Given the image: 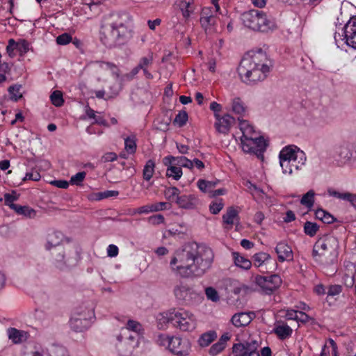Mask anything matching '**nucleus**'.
Returning <instances> with one entry per match:
<instances>
[{
    "label": "nucleus",
    "mask_w": 356,
    "mask_h": 356,
    "mask_svg": "<svg viewBox=\"0 0 356 356\" xmlns=\"http://www.w3.org/2000/svg\"><path fill=\"white\" fill-rule=\"evenodd\" d=\"M213 258L211 248L189 242L175 251L170 266L172 273L182 278L200 277L211 268Z\"/></svg>",
    "instance_id": "f257e3e1"
},
{
    "label": "nucleus",
    "mask_w": 356,
    "mask_h": 356,
    "mask_svg": "<svg viewBox=\"0 0 356 356\" xmlns=\"http://www.w3.org/2000/svg\"><path fill=\"white\" fill-rule=\"evenodd\" d=\"M273 62L261 49L248 52L241 59L237 71L243 82L254 84L268 76Z\"/></svg>",
    "instance_id": "f03ea898"
},
{
    "label": "nucleus",
    "mask_w": 356,
    "mask_h": 356,
    "mask_svg": "<svg viewBox=\"0 0 356 356\" xmlns=\"http://www.w3.org/2000/svg\"><path fill=\"white\" fill-rule=\"evenodd\" d=\"M339 247V241L335 236H324L315 242L312 250V257L316 262L322 266H331L337 260Z\"/></svg>",
    "instance_id": "7ed1b4c3"
},
{
    "label": "nucleus",
    "mask_w": 356,
    "mask_h": 356,
    "mask_svg": "<svg viewBox=\"0 0 356 356\" xmlns=\"http://www.w3.org/2000/svg\"><path fill=\"white\" fill-rule=\"evenodd\" d=\"M127 33L128 29L122 22H114L102 24L100 30V40L108 48H113L124 42Z\"/></svg>",
    "instance_id": "20e7f679"
},
{
    "label": "nucleus",
    "mask_w": 356,
    "mask_h": 356,
    "mask_svg": "<svg viewBox=\"0 0 356 356\" xmlns=\"http://www.w3.org/2000/svg\"><path fill=\"white\" fill-rule=\"evenodd\" d=\"M173 293L176 299L184 305H195L204 299L200 293L183 282L175 286Z\"/></svg>",
    "instance_id": "39448f33"
},
{
    "label": "nucleus",
    "mask_w": 356,
    "mask_h": 356,
    "mask_svg": "<svg viewBox=\"0 0 356 356\" xmlns=\"http://www.w3.org/2000/svg\"><path fill=\"white\" fill-rule=\"evenodd\" d=\"M93 318H95V312L92 308L83 309L81 307L71 317L70 326L74 332H83L90 327Z\"/></svg>",
    "instance_id": "423d86ee"
},
{
    "label": "nucleus",
    "mask_w": 356,
    "mask_h": 356,
    "mask_svg": "<svg viewBox=\"0 0 356 356\" xmlns=\"http://www.w3.org/2000/svg\"><path fill=\"white\" fill-rule=\"evenodd\" d=\"M118 343L115 346L120 355L131 356L134 348L138 346L137 334L129 333L127 330H121L117 337Z\"/></svg>",
    "instance_id": "0eeeda50"
},
{
    "label": "nucleus",
    "mask_w": 356,
    "mask_h": 356,
    "mask_svg": "<svg viewBox=\"0 0 356 356\" xmlns=\"http://www.w3.org/2000/svg\"><path fill=\"white\" fill-rule=\"evenodd\" d=\"M173 326L181 331L191 332L196 327V319L193 314L184 309H174Z\"/></svg>",
    "instance_id": "6e6552de"
},
{
    "label": "nucleus",
    "mask_w": 356,
    "mask_h": 356,
    "mask_svg": "<svg viewBox=\"0 0 356 356\" xmlns=\"http://www.w3.org/2000/svg\"><path fill=\"white\" fill-rule=\"evenodd\" d=\"M242 149L244 152L253 154L259 159H264V153L268 144L263 136L253 137L248 140H242Z\"/></svg>",
    "instance_id": "1a4fd4ad"
},
{
    "label": "nucleus",
    "mask_w": 356,
    "mask_h": 356,
    "mask_svg": "<svg viewBox=\"0 0 356 356\" xmlns=\"http://www.w3.org/2000/svg\"><path fill=\"white\" fill-rule=\"evenodd\" d=\"M254 282L264 293L270 295L280 287L282 279L277 274L270 276L257 275Z\"/></svg>",
    "instance_id": "9d476101"
},
{
    "label": "nucleus",
    "mask_w": 356,
    "mask_h": 356,
    "mask_svg": "<svg viewBox=\"0 0 356 356\" xmlns=\"http://www.w3.org/2000/svg\"><path fill=\"white\" fill-rule=\"evenodd\" d=\"M215 119L214 127L216 131L224 135L228 134L236 122L235 118L228 113L223 115H216Z\"/></svg>",
    "instance_id": "9b49d317"
},
{
    "label": "nucleus",
    "mask_w": 356,
    "mask_h": 356,
    "mask_svg": "<svg viewBox=\"0 0 356 356\" xmlns=\"http://www.w3.org/2000/svg\"><path fill=\"white\" fill-rule=\"evenodd\" d=\"M168 350L177 356H187L190 353L191 345L187 340H182L179 337H171L170 346Z\"/></svg>",
    "instance_id": "f8f14e48"
},
{
    "label": "nucleus",
    "mask_w": 356,
    "mask_h": 356,
    "mask_svg": "<svg viewBox=\"0 0 356 356\" xmlns=\"http://www.w3.org/2000/svg\"><path fill=\"white\" fill-rule=\"evenodd\" d=\"M296 149V146L294 148L291 146L284 147L280 152L279 159H284L291 161L293 160V162L296 159H300L301 163L303 162L304 160H306L305 154L299 149L297 150Z\"/></svg>",
    "instance_id": "ddd939ff"
},
{
    "label": "nucleus",
    "mask_w": 356,
    "mask_h": 356,
    "mask_svg": "<svg viewBox=\"0 0 356 356\" xmlns=\"http://www.w3.org/2000/svg\"><path fill=\"white\" fill-rule=\"evenodd\" d=\"M259 10H250L241 15V20L246 27L258 31Z\"/></svg>",
    "instance_id": "4468645a"
},
{
    "label": "nucleus",
    "mask_w": 356,
    "mask_h": 356,
    "mask_svg": "<svg viewBox=\"0 0 356 356\" xmlns=\"http://www.w3.org/2000/svg\"><path fill=\"white\" fill-rule=\"evenodd\" d=\"M275 252L280 262L284 261H293V254L291 248L285 242H280L275 247Z\"/></svg>",
    "instance_id": "2eb2a0df"
},
{
    "label": "nucleus",
    "mask_w": 356,
    "mask_h": 356,
    "mask_svg": "<svg viewBox=\"0 0 356 356\" xmlns=\"http://www.w3.org/2000/svg\"><path fill=\"white\" fill-rule=\"evenodd\" d=\"M199 203L198 198L195 195H182L177 196L176 204L182 209H193Z\"/></svg>",
    "instance_id": "dca6fc26"
},
{
    "label": "nucleus",
    "mask_w": 356,
    "mask_h": 356,
    "mask_svg": "<svg viewBox=\"0 0 356 356\" xmlns=\"http://www.w3.org/2000/svg\"><path fill=\"white\" fill-rule=\"evenodd\" d=\"M254 316V312H240L235 314L231 321L236 327H245L250 323Z\"/></svg>",
    "instance_id": "f3484780"
},
{
    "label": "nucleus",
    "mask_w": 356,
    "mask_h": 356,
    "mask_svg": "<svg viewBox=\"0 0 356 356\" xmlns=\"http://www.w3.org/2000/svg\"><path fill=\"white\" fill-rule=\"evenodd\" d=\"M7 335L8 339L14 344H20L26 341L29 337V334L27 332L18 330L15 327L8 328Z\"/></svg>",
    "instance_id": "a211bd4d"
},
{
    "label": "nucleus",
    "mask_w": 356,
    "mask_h": 356,
    "mask_svg": "<svg viewBox=\"0 0 356 356\" xmlns=\"http://www.w3.org/2000/svg\"><path fill=\"white\" fill-rule=\"evenodd\" d=\"M65 257L66 254L64 250L59 248L58 252L54 255L55 265L58 268L62 270L65 266H73L76 264V258Z\"/></svg>",
    "instance_id": "6ab92c4d"
},
{
    "label": "nucleus",
    "mask_w": 356,
    "mask_h": 356,
    "mask_svg": "<svg viewBox=\"0 0 356 356\" xmlns=\"http://www.w3.org/2000/svg\"><path fill=\"white\" fill-rule=\"evenodd\" d=\"M163 162L165 165H168V164H174L178 167H180L181 168V167H184L191 169L193 167V161L183 156L177 157L172 156H165L163 158Z\"/></svg>",
    "instance_id": "aec40b11"
},
{
    "label": "nucleus",
    "mask_w": 356,
    "mask_h": 356,
    "mask_svg": "<svg viewBox=\"0 0 356 356\" xmlns=\"http://www.w3.org/2000/svg\"><path fill=\"white\" fill-rule=\"evenodd\" d=\"M258 19V31L266 33L270 30L276 29V24L274 20L268 18L267 15L264 13L259 11Z\"/></svg>",
    "instance_id": "412c9836"
},
{
    "label": "nucleus",
    "mask_w": 356,
    "mask_h": 356,
    "mask_svg": "<svg viewBox=\"0 0 356 356\" xmlns=\"http://www.w3.org/2000/svg\"><path fill=\"white\" fill-rule=\"evenodd\" d=\"M174 309L165 312L160 313L156 317L157 326L159 329H164L168 323L173 325Z\"/></svg>",
    "instance_id": "4be33fe9"
},
{
    "label": "nucleus",
    "mask_w": 356,
    "mask_h": 356,
    "mask_svg": "<svg viewBox=\"0 0 356 356\" xmlns=\"http://www.w3.org/2000/svg\"><path fill=\"white\" fill-rule=\"evenodd\" d=\"M63 239V234L60 232H53L48 234L45 248L50 250L52 248L59 246Z\"/></svg>",
    "instance_id": "5701e85b"
},
{
    "label": "nucleus",
    "mask_w": 356,
    "mask_h": 356,
    "mask_svg": "<svg viewBox=\"0 0 356 356\" xmlns=\"http://www.w3.org/2000/svg\"><path fill=\"white\" fill-rule=\"evenodd\" d=\"M336 154L341 163H346L350 160L352 152L347 145H341L337 147Z\"/></svg>",
    "instance_id": "b1692460"
},
{
    "label": "nucleus",
    "mask_w": 356,
    "mask_h": 356,
    "mask_svg": "<svg viewBox=\"0 0 356 356\" xmlns=\"http://www.w3.org/2000/svg\"><path fill=\"white\" fill-rule=\"evenodd\" d=\"M234 264L242 269L248 270L252 266V262L237 252H232Z\"/></svg>",
    "instance_id": "393cba45"
},
{
    "label": "nucleus",
    "mask_w": 356,
    "mask_h": 356,
    "mask_svg": "<svg viewBox=\"0 0 356 356\" xmlns=\"http://www.w3.org/2000/svg\"><path fill=\"white\" fill-rule=\"evenodd\" d=\"M250 346V341L234 343L232 347L234 356H249L248 348Z\"/></svg>",
    "instance_id": "a878e982"
},
{
    "label": "nucleus",
    "mask_w": 356,
    "mask_h": 356,
    "mask_svg": "<svg viewBox=\"0 0 356 356\" xmlns=\"http://www.w3.org/2000/svg\"><path fill=\"white\" fill-rule=\"evenodd\" d=\"M200 22L202 28L204 30L206 34H210L215 31L214 26L216 24V17H207V18H200Z\"/></svg>",
    "instance_id": "bb28decb"
},
{
    "label": "nucleus",
    "mask_w": 356,
    "mask_h": 356,
    "mask_svg": "<svg viewBox=\"0 0 356 356\" xmlns=\"http://www.w3.org/2000/svg\"><path fill=\"white\" fill-rule=\"evenodd\" d=\"M12 209L18 215H22L29 218H33L36 216L35 210L29 206L13 205Z\"/></svg>",
    "instance_id": "cd10ccee"
},
{
    "label": "nucleus",
    "mask_w": 356,
    "mask_h": 356,
    "mask_svg": "<svg viewBox=\"0 0 356 356\" xmlns=\"http://www.w3.org/2000/svg\"><path fill=\"white\" fill-rule=\"evenodd\" d=\"M217 338V333L214 330H210L201 334L198 339V343L201 347H207Z\"/></svg>",
    "instance_id": "c85d7f7f"
},
{
    "label": "nucleus",
    "mask_w": 356,
    "mask_h": 356,
    "mask_svg": "<svg viewBox=\"0 0 356 356\" xmlns=\"http://www.w3.org/2000/svg\"><path fill=\"white\" fill-rule=\"evenodd\" d=\"M273 332L282 340L286 339L291 337L293 330L286 324L277 325L273 329Z\"/></svg>",
    "instance_id": "c756f323"
},
{
    "label": "nucleus",
    "mask_w": 356,
    "mask_h": 356,
    "mask_svg": "<svg viewBox=\"0 0 356 356\" xmlns=\"http://www.w3.org/2000/svg\"><path fill=\"white\" fill-rule=\"evenodd\" d=\"M122 330H127L129 333L137 334V339H139L140 335L143 334L142 325L138 321L134 320H129L127 323L126 327Z\"/></svg>",
    "instance_id": "7c9ffc66"
},
{
    "label": "nucleus",
    "mask_w": 356,
    "mask_h": 356,
    "mask_svg": "<svg viewBox=\"0 0 356 356\" xmlns=\"http://www.w3.org/2000/svg\"><path fill=\"white\" fill-rule=\"evenodd\" d=\"M49 356H70L67 350L63 346L52 344L47 348Z\"/></svg>",
    "instance_id": "2f4dec72"
},
{
    "label": "nucleus",
    "mask_w": 356,
    "mask_h": 356,
    "mask_svg": "<svg viewBox=\"0 0 356 356\" xmlns=\"http://www.w3.org/2000/svg\"><path fill=\"white\" fill-rule=\"evenodd\" d=\"M193 1L194 0H182L176 4L181 10L183 17L186 19L188 18L192 13L190 7L193 3Z\"/></svg>",
    "instance_id": "473e14b6"
},
{
    "label": "nucleus",
    "mask_w": 356,
    "mask_h": 356,
    "mask_svg": "<svg viewBox=\"0 0 356 356\" xmlns=\"http://www.w3.org/2000/svg\"><path fill=\"white\" fill-rule=\"evenodd\" d=\"M154 168L155 162L152 159H149L146 162L143 170V177L145 180L149 181L151 179L154 172Z\"/></svg>",
    "instance_id": "72a5a7b5"
},
{
    "label": "nucleus",
    "mask_w": 356,
    "mask_h": 356,
    "mask_svg": "<svg viewBox=\"0 0 356 356\" xmlns=\"http://www.w3.org/2000/svg\"><path fill=\"white\" fill-rule=\"evenodd\" d=\"M167 166L166 176L172 177L175 180H179L182 175L181 168L174 164H168Z\"/></svg>",
    "instance_id": "f704fd0d"
},
{
    "label": "nucleus",
    "mask_w": 356,
    "mask_h": 356,
    "mask_svg": "<svg viewBox=\"0 0 356 356\" xmlns=\"http://www.w3.org/2000/svg\"><path fill=\"white\" fill-rule=\"evenodd\" d=\"M219 183V180L216 179V181H206L204 179H199L197 181V186L199 189L204 192H210L211 190L216 187V186Z\"/></svg>",
    "instance_id": "c9c22d12"
},
{
    "label": "nucleus",
    "mask_w": 356,
    "mask_h": 356,
    "mask_svg": "<svg viewBox=\"0 0 356 356\" xmlns=\"http://www.w3.org/2000/svg\"><path fill=\"white\" fill-rule=\"evenodd\" d=\"M238 218V211L232 207H229L222 216V220L227 225H233L234 218Z\"/></svg>",
    "instance_id": "e433bc0d"
},
{
    "label": "nucleus",
    "mask_w": 356,
    "mask_h": 356,
    "mask_svg": "<svg viewBox=\"0 0 356 356\" xmlns=\"http://www.w3.org/2000/svg\"><path fill=\"white\" fill-rule=\"evenodd\" d=\"M270 259V255L266 252H259L253 255L254 265L257 267L261 266L266 261Z\"/></svg>",
    "instance_id": "4c0bfd02"
},
{
    "label": "nucleus",
    "mask_w": 356,
    "mask_h": 356,
    "mask_svg": "<svg viewBox=\"0 0 356 356\" xmlns=\"http://www.w3.org/2000/svg\"><path fill=\"white\" fill-rule=\"evenodd\" d=\"M232 108L233 112L239 115H243L246 110L244 104L238 97H236L232 100Z\"/></svg>",
    "instance_id": "58836bf2"
},
{
    "label": "nucleus",
    "mask_w": 356,
    "mask_h": 356,
    "mask_svg": "<svg viewBox=\"0 0 356 356\" xmlns=\"http://www.w3.org/2000/svg\"><path fill=\"white\" fill-rule=\"evenodd\" d=\"M315 193L313 190H309L306 193L300 200L301 204L311 209L314 203Z\"/></svg>",
    "instance_id": "ea45409f"
},
{
    "label": "nucleus",
    "mask_w": 356,
    "mask_h": 356,
    "mask_svg": "<svg viewBox=\"0 0 356 356\" xmlns=\"http://www.w3.org/2000/svg\"><path fill=\"white\" fill-rule=\"evenodd\" d=\"M318 229L319 226L316 222L306 221L304 224V232L306 235L310 237L314 236Z\"/></svg>",
    "instance_id": "a19ab883"
},
{
    "label": "nucleus",
    "mask_w": 356,
    "mask_h": 356,
    "mask_svg": "<svg viewBox=\"0 0 356 356\" xmlns=\"http://www.w3.org/2000/svg\"><path fill=\"white\" fill-rule=\"evenodd\" d=\"M356 33V16L351 17L343 27V36H347L348 34Z\"/></svg>",
    "instance_id": "79ce46f5"
},
{
    "label": "nucleus",
    "mask_w": 356,
    "mask_h": 356,
    "mask_svg": "<svg viewBox=\"0 0 356 356\" xmlns=\"http://www.w3.org/2000/svg\"><path fill=\"white\" fill-rule=\"evenodd\" d=\"M19 197V194L17 193L16 191H12L11 193H5L4 194V201L5 204L6 206H8L11 209L13 205H17L16 204H14L13 202L15 201H17Z\"/></svg>",
    "instance_id": "37998d69"
},
{
    "label": "nucleus",
    "mask_w": 356,
    "mask_h": 356,
    "mask_svg": "<svg viewBox=\"0 0 356 356\" xmlns=\"http://www.w3.org/2000/svg\"><path fill=\"white\" fill-rule=\"evenodd\" d=\"M22 88V85L15 84L13 86H10L8 88V92L10 95V98L12 100L15 102L18 101L20 98L22 97V95L20 93V89Z\"/></svg>",
    "instance_id": "c03bdc74"
},
{
    "label": "nucleus",
    "mask_w": 356,
    "mask_h": 356,
    "mask_svg": "<svg viewBox=\"0 0 356 356\" xmlns=\"http://www.w3.org/2000/svg\"><path fill=\"white\" fill-rule=\"evenodd\" d=\"M188 113L185 111H181L176 115L173 120L175 124H177L179 127L184 126L188 121Z\"/></svg>",
    "instance_id": "a18cd8bd"
},
{
    "label": "nucleus",
    "mask_w": 356,
    "mask_h": 356,
    "mask_svg": "<svg viewBox=\"0 0 356 356\" xmlns=\"http://www.w3.org/2000/svg\"><path fill=\"white\" fill-rule=\"evenodd\" d=\"M179 193V189L175 186L167 188L164 192V194L168 200L170 201L175 200V202L177 196H180Z\"/></svg>",
    "instance_id": "49530a36"
},
{
    "label": "nucleus",
    "mask_w": 356,
    "mask_h": 356,
    "mask_svg": "<svg viewBox=\"0 0 356 356\" xmlns=\"http://www.w3.org/2000/svg\"><path fill=\"white\" fill-rule=\"evenodd\" d=\"M52 104L57 107L61 106L63 104L64 100L63 94L59 90L54 91L50 96Z\"/></svg>",
    "instance_id": "de8ad7c7"
},
{
    "label": "nucleus",
    "mask_w": 356,
    "mask_h": 356,
    "mask_svg": "<svg viewBox=\"0 0 356 356\" xmlns=\"http://www.w3.org/2000/svg\"><path fill=\"white\" fill-rule=\"evenodd\" d=\"M124 145L126 151L129 154L135 153L136 150V143L135 137H127L124 140Z\"/></svg>",
    "instance_id": "09e8293b"
},
{
    "label": "nucleus",
    "mask_w": 356,
    "mask_h": 356,
    "mask_svg": "<svg viewBox=\"0 0 356 356\" xmlns=\"http://www.w3.org/2000/svg\"><path fill=\"white\" fill-rule=\"evenodd\" d=\"M224 207L222 199L212 202L209 206L210 212L213 214H218Z\"/></svg>",
    "instance_id": "8fccbe9b"
},
{
    "label": "nucleus",
    "mask_w": 356,
    "mask_h": 356,
    "mask_svg": "<svg viewBox=\"0 0 356 356\" xmlns=\"http://www.w3.org/2000/svg\"><path fill=\"white\" fill-rule=\"evenodd\" d=\"M156 343L161 346L169 348L171 343V337L164 334H160L157 336Z\"/></svg>",
    "instance_id": "3c124183"
},
{
    "label": "nucleus",
    "mask_w": 356,
    "mask_h": 356,
    "mask_svg": "<svg viewBox=\"0 0 356 356\" xmlns=\"http://www.w3.org/2000/svg\"><path fill=\"white\" fill-rule=\"evenodd\" d=\"M86 175V172H79L75 175L72 176L70 183L74 185L80 186L81 185L82 181L84 180Z\"/></svg>",
    "instance_id": "603ef678"
},
{
    "label": "nucleus",
    "mask_w": 356,
    "mask_h": 356,
    "mask_svg": "<svg viewBox=\"0 0 356 356\" xmlns=\"http://www.w3.org/2000/svg\"><path fill=\"white\" fill-rule=\"evenodd\" d=\"M153 63V53H149L147 56L142 57L138 64L140 66L141 70L147 68L149 65H151Z\"/></svg>",
    "instance_id": "864d4df0"
},
{
    "label": "nucleus",
    "mask_w": 356,
    "mask_h": 356,
    "mask_svg": "<svg viewBox=\"0 0 356 356\" xmlns=\"http://www.w3.org/2000/svg\"><path fill=\"white\" fill-rule=\"evenodd\" d=\"M280 164L282 169V172L289 175L292 174L293 168H291V161L284 159H280Z\"/></svg>",
    "instance_id": "5fc2aeb1"
},
{
    "label": "nucleus",
    "mask_w": 356,
    "mask_h": 356,
    "mask_svg": "<svg viewBox=\"0 0 356 356\" xmlns=\"http://www.w3.org/2000/svg\"><path fill=\"white\" fill-rule=\"evenodd\" d=\"M72 41V35L69 33H64L56 38V42L60 45H65Z\"/></svg>",
    "instance_id": "6e6d98bb"
},
{
    "label": "nucleus",
    "mask_w": 356,
    "mask_h": 356,
    "mask_svg": "<svg viewBox=\"0 0 356 356\" xmlns=\"http://www.w3.org/2000/svg\"><path fill=\"white\" fill-rule=\"evenodd\" d=\"M205 294L209 300L213 302H217L219 300V296L217 291L213 287H207L205 289Z\"/></svg>",
    "instance_id": "4d7b16f0"
},
{
    "label": "nucleus",
    "mask_w": 356,
    "mask_h": 356,
    "mask_svg": "<svg viewBox=\"0 0 356 356\" xmlns=\"http://www.w3.org/2000/svg\"><path fill=\"white\" fill-rule=\"evenodd\" d=\"M225 348V346L222 345V343L216 342L213 344L209 348V353L211 356H216L221 353Z\"/></svg>",
    "instance_id": "13d9d810"
},
{
    "label": "nucleus",
    "mask_w": 356,
    "mask_h": 356,
    "mask_svg": "<svg viewBox=\"0 0 356 356\" xmlns=\"http://www.w3.org/2000/svg\"><path fill=\"white\" fill-rule=\"evenodd\" d=\"M254 134V129L252 125H250L249 127L244 131V134L241 137V143L242 140L245 143V140H248L250 138H253V134Z\"/></svg>",
    "instance_id": "bf43d9fd"
},
{
    "label": "nucleus",
    "mask_w": 356,
    "mask_h": 356,
    "mask_svg": "<svg viewBox=\"0 0 356 356\" xmlns=\"http://www.w3.org/2000/svg\"><path fill=\"white\" fill-rule=\"evenodd\" d=\"M259 344L256 340L250 341V346L248 350L249 351V356H260L259 352L257 351Z\"/></svg>",
    "instance_id": "052dcab7"
},
{
    "label": "nucleus",
    "mask_w": 356,
    "mask_h": 356,
    "mask_svg": "<svg viewBox=\"0 0 356 356\" xmlns=\"http://www.w3.org/2000/svg\"><path fill=\"white\" fill-rule=\"evenodd\" d=\"M15 49H17V42L13 39H10L6 47V51L10 57L13 58L15 56L14 54Z\"/></svg>",
    "instance_id": "680f3d73"
},
{
    "label": "nucleus",
    "mask_w": 356,
    "mask_h": 356,
    "mask_svg": "<svg viewBox=\"0 0 356 356\" xmlns=\"http://www.w3.org/2000/svg\"><path fill=\"white\" fill-rule=\"evenodd\" d=\"M346 40L347 45L356 49V33L355 34H348L347 36H343Z\"/></svg>",
    "instance_id": "e2e57ef3"
},
{
    "label": "nucleus",
    "mask_w": 356,
    "mask_h": 356,
    "mask_svg": "<svg viewBox=\"0 0 356 356\" xmlns=\"http://www.w3.org/2000/svg\"><path fill=\"white\" fill-rule=\"evenodd\" d=\"M29 43L26 40H22L19 43H17V50L19 52L20 55H23L28 52L29 49Z\"/></svg>",
    "instance_id": "0e129e2a"
},
{
    "label": "nucleus",
    "mask_w": 356,
    "mask_h": 356,
    "mask_svg": "<svg viewBox=\"0 0 356 356\" xmlns=\"http://www.w3.org/2000/svg\"><path fill=\"white\" fill-rule=\"evenodd\" d=\"M328 193L330 196L337 197L338 199L346 200L348 197L349 193H339L334 190H328Z\"/></svg>",
    "instance_id": "69168bd1"
},
{
    "label": "nucleus",
    "mask_w": 356,
    "mask_h": 356,
    "mask_svg": "<svg viewBox=\"0 0 356 356\" xmlns=\"http://www.w3.org/2000/svg\"><path fill=\"white\" fill-rule=\"evenodd\" d=\"M341 292V286L340 285H332L328 288L327 294L328 296H334L339 294Z\"/></svg>",
    "instance_id": "338daca9"
},
{
    "label": "nucleus",
    "mask_w": 356,
    "mask_h": 356,
    "mask_svg": "<svg viewBox=\"0 0 356 356\" xmlns=\"http://www.w3.org/2000/svg\"><path fill=\"white\" fill-rule=\"evenodd\" d=\"M40 175L38 172L37 171H35V172H27L24 177V178L23 179L24 181H26V180H33V181H38L40 179Z\"/></svg>",
    "instance_id": "774afa93"
}]
</instances>
